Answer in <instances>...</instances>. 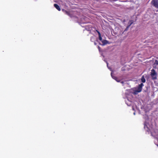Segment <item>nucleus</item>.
I'll return each instance as SVG.
<instances>
[{
    "mask_svg": "<svg viewBox=\"0 0 158 158\" xmlns=\"http://www.w3.org/2000/svg\"><path fill=\"white\" fill-rule=\"evenodd\" d=\"M96 40V37L94 36H92L90 38V41L92 42H94Z\"/></svg>",
    "mask_w": 158,
    "mask_h": 158,
    "instance_id": "9",
    "label": "nucleus"
},
{
    "mask_svg": "<svg viewBox=\"0 0 158 158\" xmlns=\"http://www.w3.org/2000/svg\"><path fill=\"white\" fill-rule=\"evenodd\" d=\"M62 11L66 15H69L70 16V14L69 11H67L66 10H65L64 9H62Z\"/></svg>",
    "mask_w": 158,
    "mask_h": 158,
    "instance_id": "5",
    "label": "nucleus"
},
{
    "mask_svg": "<svg viewBox=\"0 0 158 158\" xmlns=\"http://www.w3.org/2000/svg\"><path fill=\"white\" fill-rule=\"evenodd\" d=\"M98 49H99V51H100V47L99 46H98Z\"/></svg>",
    "mask_w": 158,
    "mask_h": 158,
    "instance_id": "15",
    "label": "nucleus"
},
{
    "mask_svg": "<svg viewBox=\"0 0 158 158\" xmlns=\"http://www.w3.org/2000/svg\"><path fill=\"white\" fill-rule=\"evenodd\" d=\"M151 3L154 6L158 8V0H152Z\"/></svg>",
    "mask_w": 158,
    "mask_h": 158,
    "instance_id": "2",
    "label": "nucleus"
},
{
    "mask_svg": "<svg viewBox=\"0 0 158 158\" xmlns=\"http://www.w3.org/2000/svg\"><path fill=\"white\" fill-rule=\"evenodd\" d=\"M102 45H105L108 43V41L106 40H102Z\"/></svg>",
    "mask_w": 158,
    "mask_h": 158,
    "instance_id": "6",
    "label": "nucleus"
},
{
    "mask_svg": "<svg viewBox=\"0 0 158 158\" xmlns=\"http://www.w3.org/2000/svg\"><path fill=\"white\" fill-rule=\"evenodd\" d=\"M150 75L152 80H155L157 79V73L154 69H152L151 70Z\"/></svg>",
    "mask_w": 158,
    "mask_h": 158,
    "instance_id": "1",
    "label": "nucleus"
},
{
    "mask_svg": "<svg viewBox=\"0 0 158 158\" xmlns=\"http://www.w3.org/2000/svg\"><path fill=\"white\" fill-rule=\"evenodd\" d=\"M134 21L133 20H131L129 21L128 23V26L127 27V28H129L131 25L133 23Z\"/></svg>",
    "mask_w": 158,
    "mask_h": 158,
    "instance_id": "7",
    "label": "nucleus"
},
{
    "mask_svg": "<svg viewBox=\"0 0 158 158\" xmlns=\"http://www.w3.org/2000/svg\"><path fill=\"white\" fill-rule=\"evenodd\" d=\"M139 85L142 88V86L143 85V83H141Z\"/></svg>",
    "mask_w": 158,
    "mask_h": 158,
    "instance_id": "13",
    "label": "nucleus"
},
{
    "mask_svg": "<svg viewBox=\"0 0 158 158\" xmlns=\"http://www.w3.org/2000/svg\"><path fill=\"white\" fill-rule=\"evenodd\" d=\"M142 88L139 85L137 89L135 90L134 92V94H136L137 93L140 92L142 91Z\"/></svg>",
    "mask_w": 158,
    "mask_h": 158,
    "instance_id": "3",
    "label": "nucleus"
},
{
    "mask_svg": "<svg viewBox=\"0 0 158 158\" xmlns=\"http://www.w3.org/2000/svg\"><path fill=\"white\" fill-rule=\"evenodd\" d=\"M141 81L143 83H144L146 81V80L143 76L141 78Z\"/></svg>",
    "mask_w": 158,
    "mask_h": 158,
    "instance_id": "10",
    "label": "nucleus"
},
{
    "mask_svg": "<svg viewBox=\"0 0 158 158\" xmlns=\"http://www.w3.org/2000/svg\"><path fill=\"white\" fill-rule=\"evenodd\" d=\"M54 6L58 11H60L61 10L60 6L56 4H54Z\"/></svg>",
    "mask_w": 158,
    "mask_h": 158,
    "instance_id": "4",
    "label": "nucleus"
},
{
    "mask_svg": "<svg viewBox=\"0 0 158 158\" xmlns=\"http://www.w3.org/2000/svg\"><path fill=\"white\" fill-rule=\"evenodd\" d=\"M98 33V36H99V38H98V39H99V40H100V41H102V37L101 36V33H100L99 31H97Z\"/></svg>",
    "mask_w": 158,
    "mask_h": 158,
    "instance_id": "8",
    "label": "nucleus"
},
{
    "mask_svg": "<svg viewBox=\"0 0 158 158\" xmlns=\"http://www.w3.org/2000/svg\"><path fill=\"white\" fill-rule=\"evenodd\" d=\"M128 28H127H127L125 30H127V29Z\"/></svg>",
    "mask_w": 158,
    "mask_h": 158,
    "instance_id": "17",
    "label": "nucleus"
},
{
    "mask_svg": "<svg viewBox=\"0 0 158 158\" xmlns=\"http://www.w3.org/2000/svg\"><path fill=\"white\" fill-rule=\"evenodd\" d=\"M111 75L112 77V78L113 79H114L115 80H116V79H117V78L115 76H113L112 75V73H111Z\"/></svg>",
    "mask_w": 158,
    "mask_h": 158,
    "instance_id": "11",
    "label": "nucleus"
},
{
    "mask_svg": "<svg viewBox=\"0 0 158 158\" xmlns=\"http://www.w3.org/2000/svg\"><path fill=\"white\" fill-rule=\"evenodd\" d=\"M155 64L158 65V61L157 60H156L155 62Z\"/></svg>",
    "mask_w": 158,
    "mask_h": 158,
    "instance_id": "12",
    "label": "nucleus"
},
{
    "mask_svg": "<svg viewBox=\"0 0 158 158\" xmlns=\"http://www.w3.org/2000/svg\"><path fill=\"white\" fill-rule=\"evenodd\" d=\"M94 42V44L95 45H96V43L95 42V41Z\"/></svg>",
    "mask_w": 158,
    "mask_h": 158,
    "instance_id": "16",
    "label": "nucleus"
},
{
    "mask_svg": "<svg viewBox=\"0 0 158 158\" xmlns=\"http://www.w3.org/2000/svg\"><path fill=\"white\" fill-rule=\"evenodd\" d=\"M116 81H117L118 82H120V80H118V78H117V79H116V80H115Z\"/></svg>",
    "mask_w": 158,
    "mask_h": 158,
    "instance_id": "14",
    "label": "nucleus"
}]
</instances>
